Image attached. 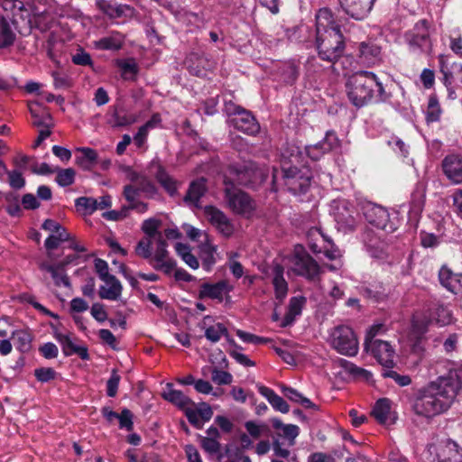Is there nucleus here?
I'll use <instances>...</instances> for the list:
<instances>
[{
	"label": "nucleus",
	"mask_w": 462,
	"mask_h": 462,
	"mask_svg": "<svg viewBox=\"0 0 462 462\" xmlns=\"http://www.w3.org/2000/svg\"><path fill=\"white\" fill-rule=\"evenodd\" d=\"M18 7L19 11L16 10L13 17H9L7 19L11 20L16 30L20 31L23 27L30 28L32 24L31 16L32 13V5L31 4H24L22 2Z\"/></svg>",
	"instance_id": "nucleus-30"
},
{
	"label": "nucleus",
	"mask_w": 462,
	"mask_h": 462,
	"mask_svg": "<svg viewBox=\"0 0 462 462\" xmlns=\"http://www.w3.org/2000/svg\"><path fill=\"white\" fill-rule=\"evenodd\" d=\"M8 183L14 189H21L25 186V179L21 171L14 170L8 171Z\"/></svg>",
	"instance_id": "nucleus-56"
},
{
	"label": "nucleus",
	"mask_w": 462,
	"mask_h": 462,
	"mask_svg": "<svg viewBox=\"0 0 462 462\" xmlns=\"http://www.w3.org/2000/svg\"><path fill=\"white\" fill-rule=\"evenodd\" d=\"M224 111L228 117L227 123L237 131L255 136L260 132V124L254 114L233 101H226Z\"/></svg>",
	"instance_id": "nucleus-5"
},
{
	"label": "nucleus",
	"mask_w": 462,
	"mask_h": 462,
	"mask_svg": "<svg viewBox=\"0 0 462 462\" xmlns=\"http://www.w3.org/2000/svg\"><path fill=\"white\" fill-rule=\"evenodd\" d=\"M152 266L157 270L170 275L173 270H176V262L171 258H167L162 262H153Z\"/></svg>",
	"instance_id": "nucleus-59"
},
{
	"label": "nucleus",
	"mask_w": 462,
	"mask_h": 462,
	"mask_svg": "<svg viewBox=\"0 0 462 462\" xmlns=\"http://www.w3.org/2000/svg\"><path fill=\"white\" fill-rule=\"evenodd\" d=\"M441 108L436 96H430L426 110V121L428 123L438 122L440 119Z\"/></svg>",
	"instance_id": "nucleus-40"
},
{
	"label": "nucleus",
	"mask_w": 462,
	"mask_h": 462,
	"mask_svg": "<svg viewBox=\"0 0 462 462\" xmlns=\"http://www.w3.org/2000/svg\"><path fill=\"white\" fill-rule=\"evenodd\" d=\"M155 178L171 196L175 195L177 191L176 181L166 172V171L162 166H159L155 174Z\"/></svg>",
	"instance_id": "nucleus-37"
},
{
	"label": "nucleus",
	"mask_w": 462,
	"mask_h": 462,
	"mask_svg": "<svg viewBox=\"0 0 462 462\" xmlns=\"http://www.w3.org/2000/svg\"><path fill=\"white\" fill-rule=\"evenodd\" d=\"M365 220L378 229L386 233H393L397 229L396 223L390 218L388 210L377 204L366 202L362 206Z\"/></svg>",
	"instance_id": "nucleus-12"
},
{
	"label": "nucleus",
	"mask_w": 462,
	"mask_h": 462,
	"mask_svg": "<svg viewBox=\"0 0 462 462\" xmlns=\"http://www.w3.org/2000/svg\"><path fill=\"white\" fill-rule=\"evenodd\" d=\"M298 30L301 41L314 43L320 60L336 64L343 57L346 50L345 36L329 8L324 7L318 11L314 28L300 24Z\"/></svg>",
	"instance_id": "nucleus-1"
},
{
	"label": "nucleus",
	"mask_w": 462,
	"mask_h": 462,
	"mask_svg": "<svg viewBox=\"0 0 462 462\" xmlns=\"http://www.w3.org/2000/svg\"><path fill=\"white\" fill-rule=\"evenodd\" d=\"M162 396L181 409L191 425L198 429L202 427V403H195L182 392L173 389L171 383H167V390Z\"/></svg>",
	"instance_id": "nucleus-6"
},
{
	"label": "nucleus",
	"mask_w": 462,
	"mask_h": 462,
	"mask_svg": "<svg viewBox=\"0 0 462 462\" xmlns=\"http://www.w3.org/2000/svg\"><path fill=\"white\" fill-rule=\"evenodd\" d=\"M304 160V152L301 148L294 143H287L282 151L281 154V167L283 166H298L301 164Z\"/></svg>",
	"instance_id": "nucleus-26"
},
{
	"label": "nucleus",
	"mask_w": 462,
	"mask_h": 462,
	"mask_svg": "<svg viewBox=\"0 0 462 462\" xmlns=\"http://www.w3.org/2000/svg\"><path fill=\"white\" fill-rule=\"evenodd\" d=\"M118 66L122 69V76L125 79H134L138 72L137 64L134 60H120Z\"/></svg>",
	"instance_id": "nucleus-53"
},
{
	"label": "nucleus",
	"mask_w": 462,
	"mask_h": 462,
	"mask_svg": "<svg viewBox=\"0 0 462 462\" xmlns=\"http://www.w3.org/2000/svg\"><path fill=\"white\" fill-rule=\"evenodd\" d=\"M222 336L228 337L227 328L222 323H217L205 328L204 337L213 343L219 341Z\"/></svg>",
	"instance_id": "nucleus-41"
},
{
	"label": "nucleus",
	"mask_w": 462,
	"mask_h": 462,
	"mask_svg": "<svg viewBox=\"0 0 462 462\" xmlns=\"http://www.w3.org/2000/svg\"><path fill=\"white\" fill-rule=\"evenodd\" d=\"M462 389V371L449 372L420 389L415 396L413 410L417 415L433 418L447 411Z\"/></svg>",
	"instance_id": "nucleus-2"
},
{
	"label": "nucleus",
	"mask_w": 462,
	"mask_h": 462,
	"mask_svg": "<svg viewBox=\"0 0 462 462\" xmlns=\"http://www.w3.org/2000/svg\"><path fill=\"white\" fill-rule=\"evenodd\" d=\"M95 271L100 280L106 285H102L98 291V296L103 300H116L120 298L123 287L118 279L109 273V267L107 263L100 258L94 261Z\"/></svg>",
	"instance_id": "nucleus-9"
},
{
	"label": "nucleus",
	"mask_w": 462,
	"mask_h": 462,
	"mask_svg": "<svg viewBox=\"0 0 462 462\" xmlns=\"http://www.w3.org/2000/svg\"><path fill=\"white\" fill-rule=\"evenodd\" d=\"M119 426L121 429H126L127 430H133V413L128 409H124L121 413H119Z\"/></svg>",
	"instance_id": "nucleus-62"
},
{
	"label": "nucleus",
	"mask_w": 462,
	"mask_h": 462,
	"mask_svg": "<svg viewBox=\"0 0 462 462\" xmlns=\"http://www.w3.org/2000/svg\"><path fill=\"white\" fill-rule=\"evenodd\" d=\"M268 178L267 172L253 162L241 165L230 166L228 175L225 176L224 184L256 189Z\"/></svg>",
	"instance_id": "nucleus-4"
},
{
	"label": "nucleus",
	"mask_w": 462,
	"mask_h": 462,
	"mask_svg": "<svg viewBox=\"0 0 462 462\" xmlns=\"http://www.w3.org/2000/svg\"><path fill=\"white\" fill-rule=\"evenodd\" d=\"M202 196V178L194 180L184 197V202L189 206H193L197 208H200L199 201Z\"/></svg>",
	"instance_id": "nucleus-33"
},
{
	"label": "nucleus",
	"mask_w": 462,
	"mask_h": 462,
	"mask_svg": "<svg viewBox=\"0 0 462 462\" xmlns=\"http://www.w3.org/2000/svg\"><path fill=\"white\" fill-rule=\"evenodd\" d=\"M375 0H338L343 12L349 17L362 21L371 13Z\"/></svg>",
	"instance_id": "nucleus-19"
},
{
	"label": "nucleus",
	"mask_w": 462,
	"mask_h": 462,
	"mask_svg": "<svg viewBox=\"0 0 462 462\" xmlns=\"http://www.w3.org/2000/svg\"><path fill=\"white\" fill-rule=\"evenodd\" d=\"M29 110L31 116L33 118L32 125L36 127H43V128H51L52 126L51 116L50 114L46 113L42 116H40L36 113L32 106H29Z\"/></svg>",
	"instance_id": "nucleus-50"
},
{
	"label": "nucleus",
	"mask_w": 462,
	"mask_h": 462,
	"mask_svg": "<svg viewBox=\"0 0 462 462\" xmlns=\"http://www.w3.org/2000/svg\"><path fill=\"white\" fill-rule=\"evenodd\" d=\"M257 389L259 393L267 399V401L274 410L282 413L289 412V404L283 400V398L279 396L273 389L263 384L257 385Z\"/></svg>",
	"instance_id": "nucleus-31"
},
{
	"label": "nucleus",
	"mask_w": 462,
	"mask_h": 462,
	"mask_svg": "<svg viewBox=\"0 0 462 462\" xmlns=\"http://www.w3.org/2000/svg\"><path fill=\"white\" fill-rule=\"evenodd\" d=\"M78 208L83 209L87 214H92L97 210V199L91 197H80L75 200Z\"/></svg>",
	"instance_id": "nucleus-51"
},
{
	"label": "nucleus",
	"mask_w": 462,
	"mask_h": 462,
	"mask_svg": "<svg viewBox=\"0 0 462 462\" xmlns=\"http://www.w3.org/2000/svg\"><path fill=\"white\" fill-rule=\"evenodd\" d=\"M110 124L113 127L128 126L135 122L134 116L125 114L120 115L116 109H115Z\"/></svg>",
	"instance_id": "nucleus-52"
},
{
	"label": "nucleus",
	"mask_w": 462,
	"mask_h": 462,
	"mask_svg": "<svg viewBox=\"0 0 462 462\" xmlns=\"http://www.w3.org/2000/svg\"><path fill=\"white\" fill-rule=\"evenodd\" d=\"M356 55L358 63L371 67L381 62L382 48L375 41L368 39L358 43Z\"/></svg>",
	"instance_id": "nucleus-17"
},
{
	"label": "nucleus",
	"mask_w": 462,
	"mask_h": 462,
	"mask_svg": "<svg viewBox=\"0 0 462 462\" xmlns=\"http://www.w3.org/2000/svg\"><path fill=\"white\" fill-rule=\"evenodd\" d=\"M391 368H383L382 371V376L384 378H392L398 385L407 386L411 383V378L406 374H399Z\"/></svg>",
	"instance_id": "nucleus-49"
},
{
	"label": "nucleus",
	"mask_w": 462,
	"mask_h": 462,
	"mask_svg": "<svg viewBox=\"0 0 462 462\" xmlns=\"http://www.w3.org/2000/svg\"><path fill=\"white\" fill-rule=\"evenodd\" d=\"M54 337L62 346L64 356H69L73 354L78 355L82 360H88L89 355L88 347L85 346H77L70 338L69 335H64L59 331L54 332Z\"/></svg>",
	"instance_id": "nucleus-23"
},
{
	"label": "nucleus",
	"mask_w": 462,
	"mask_h": 462,
	"mask_svg": "<svg viewBox=\"0 0 462 462\" xmlns=\"http://www.w3.org/2000/svg\"><path fill=\"white\" fill-rule=\"evenodd\" d=\"M324 143V150L328 152L337 149L340 145V141L336 134V132L330 130L328 131L325 134V137L322 140Z\"/></svg>",
	"instance_id": "nucleus-57"
},
{
	"label": "nucleus",
	"mask_w": 462,
	"mask_h": 462,
	"mask_svg": "<svg viewBox=\"0 0 462 462\" xmlns=\"http://www.w3.org/2000/svg\"><path fill=\"white\" fill-rule=\"evenodd\" d=\"M345 92L350 104L356 109L388 102L392 97L377 75L368 70L349 75L345 82Z\"/></svg>",
	"instance_id": "nucleus-3"
},
{
	"label": "nucleus",
	"mask_w": 462,
	"mask_h": 462,
	"mask_svg": "<svg viewBox=\"0 0 462 462\" xmlns=\"http://www.w3.org/2000/svg\"><path fill=\"white\" fill-rule=\"evenodd\" d=\"M120 375L117 374L116 369L112 370V374L110 378L106 382V394L109 397H115L117 393L119 382H120Z\"/></svg>",
	"instance_id": "nucleus-58"
},
{
	"label": "nucleus",
	"mask_w": 462,
	"mask_h": 462,
	"mask_svg": "<svg viewBox=\"0 0 462 462\" xmlns=\"http://www.w3.org/2000/svg\"><path fill=\"white\" fill-rule=\"evenodd\" d=\"M211 380L217 385L230 384L233 381V375L215 366L211 370Z\"/></svg>",
	"instance_id": "nucleus-48"
},
{
	"label": "nucleus",
	"mask_w": 462,
	"mask_h": 462,
	"mask_svg": "<svg viewBox=\"0 0 462 462\" xmlns=\"http://www.w3.org/2000/svg\"><path fill=\"white\" fill-rule=\"evenodd\" d=\"M273 278L272 283L274 289L275 299L279 301L280 304H282L287 297L289 291L288 282L283 276L284 268L281 264H276L273 267Z\"/></svg>",
	"instance_id": "nucleus-29"
},
{
	"label": "nucleus",
	"mask_w": 462,
	"mask_h": 462,
	"mask_svg": "<svg viewBox=\"0 0 462 462\" xmlns=\"http://www.w3.org/2000/svg\"><path fill=\"white\" fill-rule=\"evenodd\" d=\"M426 188L422 183L415 186L411 197L409 217L416 220L420 217L425 206Z\"/></svg>",
	"instance_id": "nucleus-24"
},
{
	"label": "nucleus",
	"mask_w": 462,
	"mask_h": 462,
	"mask_svg": "<svg viewBox=\"0 0 462 462\" xmlns=\"http://www.w3.org/2000/svg\"><path fill=\"white\" fill-rule=\"evenodd\" d=\"M12 338L15 347L22 353L29 352L32 348V336L25 330L13 332Z\"/></svg>",
	"instance_id": "nucleus-36"
},
{
	"label": "nucleus",
	"mask_w": 462,
	"mask_h": 462,
	"mask_svg": "<svg viewBox=\"0 0 462 462\" xmlns=\"http://www.w3.org/2000/svg\"><path fill=\"white\" fill-rule=\"evenodd\" d=\"M55 180L60 187H68L74 183L76 171L72 168L60 169L56 168Z\"/></svg>",
	"instance_id": "nucleus-42"
},
{
	"label": "nucleus",
	"mask_w": 462,
	"mask_h": 462,
	"mask_svg": "<svg viewBox=\"0 0 462 462\" xmlns=\"http://www.w3.org/2000/svg\"><path fill=\"white\" fill-rule=\"evenodd\" d=\"M282 74L284 82L292 85L299 78V67L294 63H289L284 67Z\"/></svg>",
	"instance_id": "nucleus-55"
},
{
	"label": "nucleus",
	"mask_w": 462,
	"mask_h": 462,
	"mask_svg": "<svg viewBox=\"0 0 462 462\" xmlns=\"http://www.w3.org/2000/svg\"><path fill=\"white\" fill-rule=\"evenodd\" d=\"M3 197L7 202V206L5 208L6 212L12 217H20L22 214V208L19 205V196L13 191H9L4 193Z\"/></svg>",
	"instance_id": "nucleus-39"
},
{
	"label": "nucleus",
	"mask_w": 462,
	"mask_h": 462,
	"mask_svg": "<svg viewBox=\"0 0 462 462\" xmlns=\"http://www.w3.org/2000/svg\"><path fill=\"white\" fill-rule=\"evenodd\" d=\"M357 212L348 202H342L335 213L336 221L349 230H355L357 225Z\"/></svg>",
	"instance_id": "nucleus-22"
},
{
	"label": "nucleus",
	"mask_w": 462,
	"mask_h": 462,
	"mask_svg": "<svg viewBox=\"0 0 462 462\" xmlns=\"http://www.w3.org/2000/svg\"><path fill=\"white\" fill-rule=\"evenodd\" d=\"M458 273H453L447 266H442L439 272V280L440 284L448 291H451V285L457 283Z\"/></svg>",
	"instance_id": "nucleus-43"
},
{
	"label": "nucleus",
	"mask_w": 462,
	"mask_h": 462,
	"mask_svg": "<svg viewBox=\"0 0 462 462\" xmlns=\"http://www.w3.org/2000/svg\"><path fill=\"white\" fill-rule=\"evenodd\" d=\"M34 375L38 381L46 383L55 378L56 372L51 367H41L34 370Z\"/></svg>",
	"instance_id": "nucleus-61"
},
{
	"label": "nucleus",
	"mask_w": 462,
	"mask_h": 462,
	"mask_svg": "<svg viewBox=\"0 0 462 462\" xmlns=\"http://www.w3.org/2000/svg\"><path fill=\"white\" fill-rule=\"evenodd\" d=\"M96 46L100 50L117 51L122 48V42L114 37H105L97 41Z\"/></svg>",
	"instance_id": "nucleus-54"
},
{
	"label": "nucleus",
	"mask_w": 462,
	"mask_h": 462,
	"mask_svg": "<svg viewBox=\"0 0 462 462\" xmlns=\"http://www.w3.org/2000/svg\"><path fill=\"white\" fill-rule=\"evenodd\" d=\"M364 346L365 351L370 353L383 368H393L395 365L393 360L395 351L388 341H368Z\"/></svg>",
	"instance_id": "nucleus-15"
},
{
	"label": "nucleus",
	"mask_w": 462,
	"mask_h": 462,
	"mask_svg": "<svg viewBox=\"0 0 462 462\" xmlns=\"http://www.w3.org/2000/svg\"><path fill=\"white\" fill-rule=\"evenodd\" d=\"M139 192H145L153 195L156 192V188L153 183L145 177H141L136 186H134Z\"/></svg>",
	"instance_id": "nucleus-64"
},
{
	"label": "nucleus",
	"mask_w": 462,
	"mask_h": 462,
	"mask_svg": "<svg viewBox=\"0 0 462 462\" xmlns=\"http://www.w3.org/2000/svg\"><path fill=\"white\" fill-rule=\"evenodd\" d=\"M167 246L168 244L166 240L162 238V234H158L156 249L152 259H151V263L153 262H162L164 259L170 258Z\"/></svg>",
	"instance_id": "nucleus-45"
},
{
	"label": "nucleus",
	"mask_w": 462,
	"mask_h": 462,
	"mask_svg": "<svg viewBox=\"0 0 462 462\" xmlns=\"http://www.w3.org/2000/svg\"><path fill=\"white\" fill-rule=\"evenodd\" d=\"M428 24L427 20H420L413 29L406 33V39L413 51L428 52L430 50Z\"/></svg>",
	"instance_id": "nucleus-16"
},
{
	"label": "nucleus",
	"mask_w": 462,
	"mask_h": 462,
	"mask_svg": "<svg viewBox=\"0 0 462 462\" xmlns=\"http://www.w3.org/2000/svg\"><path fill=\"white\" fill-rule=\"evenodd\" d=\"M232 290L233 286L226 280H221L216 283L204 282V298L222 302L225 297L229 298V292Z\"/></svg>",
	"instance_id": "nucleus-25"
},
{
	"label": "nucleus",
	"mask_w": 462,
	"mask_h": 462,
	"mask_svg": "<svg viewBox=\"0 0 462 462\" xmlns=\"http://www.w3.org/2000/svg\"><path fill=\"white\" fill-rule=\"evenodd\" d=\"M358 290L365 299L375 303L387 301L394 292V287L390 282L378 280L365 282Z\"/></svg>",
	"instance_id": "nucleus-14"
},
{
	"label": "nucleus",
	"mask_w": 462,
	"mask_h": 462,
	"mask_svg": "<svg viewBox=\"0 0 462 462\" xmlns=\"http://www.w3.org/2000/svg\"><path fill=\"white\" fill-rule=\"evenodd\" d=\"M216 250V247L209 244L208 236L204 233V269L207 271L216 263L214 257Z\"/></svg>",
	"instance_id": "nucleus-47"
},
{
	"label": "nucleus",
	"mask_w": 462,
	"mask_h": 462,
	"mask_svg": "<svg viewBox=\"0 0 462 462\" xmlns=\"http://www.w3.org/2000/svg\"><path fill=\"white\" fill-rule=\"evenodd\" d=\"M201 64V59L198 53L189 54L184 61V65L189 73L197 77H200Z\"/></svg>",
	"instance_id": "nucleus-44"
},
{
	"label": "nucleus",
	"mask_w": 462,
	"mask_h": 462,
	"mask_svg": "<svg viewBox=\"0 0 462 462\" xmlns=\"http://www.w3.org/2000/svg\"><path fill=\"white\" fill-rule=\"evenodd\" d=\"M451 320L452 313L448 308L439 301L431 300L427 305L422 320L420 321L417 318H414L413 325L423 333L427 330V327L433 322L445 326L449 324Z\"/></svg>",
	"instance_id": "nucleus-11"
},
{
	"label": "nucleus",
	"mask_w": 462,
	"mask_h": 462,
	"mask_svg": "<svg viewBox=\"0 0 462 462\" xmlns=\"http://www.w3.org/2000/svg\"><path fill=\"white\" fill-rule=\"evenodd\" d=\"M441 168L450 182L462 183V153L452 152L446 155L441 162Z\"/></svg>",
	"instance_id": "nucleus-21"
},
{
	"label": "nucleus",
	"mask_w": 462,
	"mask_h": 462,
	"mask_svg": "<svg viewBox=\"0 0 462 462\" xmlns=\"http://www.w3.org/2000/svg\"><path fill=\"white\" fill-rule=\"evenodd\" d=\"M292 263V270L296 275L308 281H315L319 277L320 266L301 245L294 246Z\"/></svg>",
	"instance_id": "nucleus-8"
},
{
	"label": "nucleus",
	"mask_w": 462,
	"mask_h": 462,
	"mask_svg": "<svg viewBox=\"0 0 462 462\" xmlns=\"http://www.w3.org/2000/svg\"><path fill=\"white\" fill-rule=\"evenodd\" d=\"M134 251L138 256L148 260L149 263H151V259H152V242H151L150 238L141 239L137 243Z\"/></svg>",
	"instance_id": "nucleus-46"
},
{
	"label": "nucleus",
	"mask_w": 462,
	"mask_h": 462,
	"mask_svg": "<svg viewBox=\"0 0 462 462\" xmlns=\"http://www.w3.org/2000/svg\"><path fill=\"white\" fill-rule=\"evenodd\" d=\"M449 57L446 55L439 56V63L440 72L443 74L442 82L449 91V95L454 93L451 90V86L454 81H458L462 84V64L453 62L449 66Z\"/></svg>",
	"instance_id": "nucleus-20"
},
{
	"label": "nucleus",
	"mask_w": 462,
	"mask_h": 462,
	"mask_svg": "<svg viewBox=\"0 0 462 462\" xmlns=\"http://www.w3.org/2000/svg\"><path fill=\"white\" fill-rule=\"evenodd\" d=\"M438 462H462V448L457 442L448 439L437 454Z\"/></svg>",
	"instance_id": "nucleus-28"
},
{
	"label": "nucleus",
	"mask_w": 462,
	"mask_h": 462,
	"mask_svg": "<svg viewBox=\"0 0 462 462\" xmlns=\"http://www.w3.org/2000/svg\"><path fill=\"white\" fill-rule=\"evenodd\" d=\"M306 301L307 300L304 296L291 297L289 301L287 311L280 324V327L287 328L291 326L295 322L296 318L301 315Z\"/></svg>",
	"instance_id": "nucleus-27"
},
{
	"label": "nucleus",
	"mask_w": 462,
	"mask_h": 462,
	"mask_svg": "<svg viewBox=\"0 0 462 462\" xmlns=\"http://www.w3.org/2000/svg\"><path fill=\"white\" fill-rule=\"evenodd\" d=\"M77 151L82 155L76 158V164L84 171H91L97 163V152L88 147H79Z\"/></svg>",
	"instance_id": "nucleus-32"
},
{
	"label": "nucleus",
	"mask_w": 462,
	"mask_h": 462,
	"mask_svg": "<svg viewBox=\"0 0 462 462\" xmlns=\"http://www.w3.org/2000/svg\"><path fill=\"white\" fill-rule=\"evenodd\" d=\"M390 411V400L387 398H381L375 402V405L372 411V415L380 424H384L388 419Z\"/></svg>",
	"instance_id": "nucleus-35"
},
{
	"label": "nucleus",
	"mask_w": 462,
	"mask_h": 462,
	"mask_svg": "<svg viewBox=\"0 0 462 462\" xmlns=\"http://www.w3.org/2000/svg\"><path fill=\"white\" fill-rule=\"evenodd\" d=\"M331 345L339 354L346 356H355L358 353V340L348 326H337L331 333Z\"/></svg>",
	"instance_id": "nucleus-10"
},
{
	"label": "nucleus",
	"mask_w": 462,
	"mask_h": 462,
	"mask_svg": "<svg viewBox=\"0 0 462 462\" xmlns=\"http://www.w3.org/2000/svg\"><path fill=\"white\" fill-rule=\"evenodd\" d=\"M271 422L275 430H282L283 437L289 439H295L300 433V429L297 425L283 424L279 418H273Z\"/></svg>",
	"instance_id": "nucleus-38"
},
{
	"label": "nucleus",
	"mask_w": 462,
	"mask_h": 462,
	"mask_svg": "<svg viewBox=\"0 0 462 462\" xmlns=\"http://www.w3.org/2000/svg\"><path fill=\"white\" fill-rule=\"evenodd\" d=\"M40 353L46 359H52L58 356L59 349L57 346L51 342L45 343L39 348Z\"/></svg>",
	"instance_id": "nucleus-63"
},
{
	"label": "nucleus",
	"mask_w": 462,
	"mask_h": 462,
	"mask_svg": "<svg viewBox=\"0 0 462 462\" xmlns=\"http://www.w3.org/2000/svg\"><path fill=\"white\" fill-rule=\"evenodd\" d=\"M204 217L225 237H229L235 231V226L227 216L214 206L204 207Z\"/></svg>",
	"instance_id": "nucleus-18"
},
{
	"label": "nucleus",
	"mask_w": 462,
	"mask_h": 462,
	"mask_svg": "<svg viewBox=\"0 0 462 462\" xmlns=\"http://www.w3.org/2000/svg\"><path fill=\"white\" fill-rule=\"evenodd\" d=\"M224 185L225 199L236 214L251 215L255 210V203L249 194L234 185Z\"/></svg>",
	"instance_id": "nucleus-13"
},
{
	"label": "nucleus",
	"mask_w": 462,
	"mask_h": 462,
	"mask_svg": "<svg viewBox=\"0 0 462 462\" xmlns=\"http://www.w3.org/2000/svg\"><path fill=\"white\" fill-rule=\"evenodd\" d=\"M282 178L287 190L294 196L306 194L310 187L312 174L307 168L283 166Z\"/></svg>",
	"instance_id": "nucleus-7"
},
{
	"label": "nucleus",
	"mask_w": 462,
	"mask_h": 462,
	"mask_svg": "<svg viewBox=\"0 0 462 462\" xmlns=\"http://www.w3.org/2000/svg\"><path fill=\"white\" fill-rule=\"evenodd\" d=\"M160 224L161 222L159 220L153 218L147 219L143 223L142 230L148 236L147 238L151 239L155 236H158L159 233L157 232V229Z\"/></svg>",
	"instance_id": "nucleus-60"
},
{
	"label": "nucleus",
	"mask_w": 462,
	"mask_h": 462,
	"mask_svg": "<svg viewBox=\"0 0 462 462\" xmlns=\"http://www.w3.org/2000/svg\"><path fill=\"white\" fill-rule=\"evenodd\" d=\"M8 16L0 18V49L10 47L15 41V33L10 27Z\"/></svg>",
	"instance_id": "nucleus-34"
}]
</instances>
